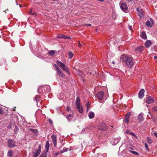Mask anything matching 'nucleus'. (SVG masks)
<instances>
[{
	"label": "nucleus",
	"instance_id": "1",
	"mask_svg": "<svg viewBox=\"0 0 157 157\" xmlns=\"http://www.w3.org/2000/svg\"><path fill=\"white\" fill-rule=\"evenodd\" d=\"M122 62L125 64V65L129 68H131L134 64L133 59L126 55H123L121 57Z\"/></svg>",
	"mask_w": 157,
	"mask_h": 157
},
{
	"label": "nucleus",
	"instance_id": "2",
	"mask_svg": "<svg viewBox=\"0 0 157 157\" xmlns=\"http://www.w3.org/2000/svg\"><path fill=\"white\" fill-rule=\"evenodd\" d=\"M57 64H55L54 67L56 69V71H58L60 69L59 67V66L63 71H65L68 74L70 75V73L69 68L67 66L61 62L57 60L56 62Z\"/></svg>",
	"mask_w": 157,
	"mask_h": 157
},
{
	"label": "nucleus",
	"instance_id": "3",
	"mask_svg": "<svg viewBox=\"0 0 157 157\" xmlns=\"http://www.w3.org/2000/svg\"><path fill=\"white\" fill-rule=\"evenodd\" d=\"M106 125L103 122L100 123L98 126V129L101 131H105L106 129Z\"/></svg>",
	"mask_w": 157,
	"mask_h": 157
},
{
	"label": "nucleus",
	"instance_id": "4",
	"mask_svg": "<svg viewBox=\"0 0 157 157\" xmlns=\"http://www.w3.org/2000/svg\"><path fill=\"white\" fill-rule=\"evenodd\" d=\"M104 94V93L103 92L100 91L97 93L96 96L98 100L99 101H101L102 100Z\"/></svg>",
	"mask_w": 157,
	"mask_h": 157
},
{
	"label": "nucleus",
	"instance_id": "5",
	"mask_svg": "<svg viewBox=\"0 0 157 157\" xmlns=\"http://www.w3.org/2000/svg\"><path fill=\"white\" fill-rule=\"evenodd\" d=\"M121 9L123 11L125 12L128 10V7L127 4L125 3H120Z\"/></svg>",
	"mask_w": 157,
	"mask_h": 157
},
{
	"label": "nucleus",
	"instance_id": "6",
	"mask_svg": "<svg viewBox=\"0 0 157 157\" xmlns=\"http://www.w3.org/2000/svg\"><path fill=\"white\" fill-rule=\"evenodd\" d=\"M41 152V144H40L38 147V149L36 153L33 152V156L37 157L39 155Z\"/></svg>",
	"mask_w": 157,
	"mask_h": 157
},
{
	"label": "nucleus",
	"instance_id": "7",
	"mask_svg": "<svg viewBox=\"0 0 157 157\" xmlns=\"http://www.w3.org/2000/svg\"><path fill=\"white\" fill-rule=\"evenodd\" d=\"M8 146L10 147H15L16 145L15 144V142L12 140H9L8 141Z\"/></svg>",
	"mask_w": 157,
	"mask_h": 157
},
{
	"label": "nucleus",
	"instance_id": "8",
	"mask_svg": "<svg viewBox=\"0 0 157 157\" xmlns=\"http://www.w3.org/2000/svg\"><path fill=\"white\" fill-rule=\"evenodd\" d=\"M51 138L53 143L54 146L55 147H56L57 145V139L56 136L54 135H52L51 136Z\"/></svg>",
	"mask_w": 157,
	"mask_h": 157
},
{
	"label": "nucleus",
	"instance_id": "9",
	"mask_svg": "<svg viewBox=\"0 0 157 157\" xmlns=\"http://www.w3.org/2000/svg\"><path fill=\"white\" fill-rule=\"evenodd\" d=\"M153 24V21L152 18L150 19V21L147 20L145 23L146 25L148 27H151Z\"/></svg>",
	"mask_w": 157,
	"mask_h": 157
},
{
	"label": "nucleus",
	"instance_id": "10",
	"mask_svg": "<svg viewBox=\"0 0 157 157\" xmlns=\"http://www.w3.org/2000/svg\"><path fill=\"white\" fill-rule=\"evenodd\" d=\"M146 101L147 103L150 104L153 103L154 100L152 97L149 96L147 98Z\"/></svg>",
	"mask_w": 157,
	"mask_h": 157
},
{
	"label": "nucleus",
	"instance_id": "11",
	"mask_svg": "<svg viewBox=\"0 0 157 157\" xmlns=\"http://www.w3.org/2000/svg\"><path fill=\"white\" fill-rule=\"evenodd\" d=\"M131 114V113H127L125 116V119L124 121L126 123H128L129 121V116Z\"/></svg>",
	"mask_w": 157,
	"mask_h": 157
},
{
	"label": "nucleus",
	"instance_id": "12",
	"mask_svg": "<svg viewBox=\"0 0 157 157\" xmlns=\"http://www.w3.org/2000/svg\"><path fill=\"white\" fill-rule=\"evenodd\" d=\"M144 90L143 89H141L139 93V97L140 98H142L144 96Z\"/></svg>",
	"mask_w": 157,
	"mask_h": 157
},
{
	"label": "nucleus",
	"instance_id": "13",
	"mask_svg": "<svg viewBox=\"0 0 157 157\" xmlns=\"http://www.w3.org/2000/svg\"><path fill=\"white\" fill-rule=\"evenodd\" d=\"M57 71L58 74L61 77L63 78L65 77L64 74L60 69Z\"/></svg>",
	"mask_w": 157,
	"mask_h": 157
},
{
	"label": "nucleus",
	"instance_id": "14",
	"mask_svg": "<svg viewBox=\"0 0 157 157\" xmlns=\"http://www.w3.org/2000/svg\"><path fill=\"white\" fill-rule=\"evenodd\" d=\"M77 108L78 109L79 112L80 113H82L83 112V108L82 105H80L77 106Z\"/></svg>",
	"mask_w": 157,
	"mask_h": 157
},
{
	"label": "nucleus",
	"instance_id": "15",
	"mask_svg": "<svg viewBox=\"0 0 157 157\" xmlns=\"http://www.w3.org/2000/svg\"><path fill=\"white\" fill-rule=\"evenodd\" d=\"M73 114H69L67 116H66V117L67 119L68 120V121H71L72 119L73 118Z\"/></svg>",
	"mask_w": 157,
	"mask_h": 157
},
{
	"label": "nucleus",
	"instance_id": "16",
	"mask_svg": "<svg viewBox=\"0 0 157 157\" xmlns=\"http://www.w3.org/2000/svg\"><path fill=\"white\" fill-rule=\"evenodd\" d=\"M57 37L58 38H63L64 39H69L71 38L70 37L67 36H65V35H61V34L57 36Z\"/></svg>",
	"mask_w": 157,
	"mask_h": 157
},
{
	"label": "nucleus",
	"instance_id": "17",
	"mask_svg": "<svg viewBox=\"0 0 157 157\" xmlns=\"http://www.w3.org/2000/svg\"><path fill=\"white\" fill-rule=\"evenodd\" d=\"M138 15L140 17V18L141 17L143 16L144 14V11L141 10L140 9L139 12H138Z\"/></svg>",
	"mask_w": 157,
	"mask_h": 157
},
{
	"label": "nucleus",
	"instance_id": "18",
	"mask_svg": "<svg viewBox=\"0 0 157 157\" xmlns=\"http://www.w3.org/2000/svg\"><path fill=\"white\" fill-rule=\"evenodd\" d=\"M126 133L127 134L131 135L135 137L137 139V136L135 135V134L134 133L130 132V131L129 130H127L126 131Z\"/></svg>",
	"mask_w": 157,
	"mask_h": 157
},
{
	"label": "nucleus",
	"instance_id": "19",
	"mask_svg": "<svg viewBox=\"0 0 157 157\" xmlns=\"http://www.w3.org/2000/svg\"><path fill=\"white\" fill-rule=\"evenodd\" d=\"M151 42L150 40H147L145 43V46L147 48H149L151 45Z\"/></svg>",
	"mask_w": 157,
	"mask_h": 157
},
{
	"label": "nucleus",
	"instance_id": "20",
	"mask_svg": "<svg viewBox=\"0 0 157 157\" xmlns=\"http://www.w3.org/2000/svg\"><path fill=\"white\" fill-rule=\"evenodd\" d=\"M141 37L143 39L146 40L147 39V37L145 33L144 32H142L140 34Z\"/></svg>",
	"mask_w": 157,
	"mask_h": 157
},
{
	"label": "nucleus",
	"instance_id": "21",
	"mask_svg": "<svg viewBox=\"0 0 157 157\" xmlns=\"http://www.w3.org/2000/svg\"><path fill=\"white\" fill-rule=\"evenodd\" d=\"M88 116L90 119L93 118L94 116V113L93 112H91L89 113Z\"/></svg>",
	"mask_w": 157,
	"mask_h": 157
},
{
	"label": "nucleus",
	"instance_id": "22",
	"mask_svg": "<svg viewBox=\"0 0 157 157\" xmlns=\"http://www.w3.org/2000/svg\"><path fill=\"white\" fill-rule=\"evenodd\" d=\"M49 142L48 141H47L46 143V145L45 146V148L46 150V152H48L49 150Z\"/></svg>",
	"mask_w": 157,
	"mask_h": 157
},
{
	"label": "nucleus",
	"instance_id": "23",
	"mask_svg": "<svg viewBox=\"0 0 157 157\" xmlns=\"http://www.w3.org/2000/svg\"><path fill=\"white\" fill-rule=\"evenodd\" d=\"M144 49V47L142 46H140L137 47L136 50V51H139L140 52H142Z\"/></svg>",
	"mask_w": 157,
	"mask_h": 157
},
{
	"label": "nucleus",
	"instance_id": "24",
	"mask_svg": "<svg viewBox=\"0 0 157 157\" xmlns=\"http://www.w3.org/2000/svg\"><path fill=\"white\" fill-rule=\"evenodd\" d=\"M80 99L79 97H77L76 99V101L75 102L76 105V106L78 105H80L81 104L80 103Z\"/></svg>",
	"mask_w": 157,
	"mask_h": 157
},
{
	"label": "nucleus",
	"instance_id": "25",
	"mask_svg": "<svg viewBox=\"0 0 157 157\" xmlns=\"http://www.w3.org/2000/svg\"><path fill=\"white\" fill-rule=\"evenodd\" d=\"M66 151L65 150H63V151H58L57 152H54L53 154H54V155H56V156L58 155H59L60 154L63 153V152H65Z\"/></svg>",
	"mask_w": 157,
	"mask_h": 157
},
{
	"label": "nucleus",
	"instance_id": "26",
	"mask_svg": "<svg viewBox=\"0 0 157 157\" xmlns=\"http://www.w3.org/2000/svg\"><path fill=\"white\" fill-rule=\"evenodd\" d=\"M138 120L139 122H141L144 120V118L142 114H140L138 117Z\"/></svg>",
	"mask_w": 157,
	"mask_h": 157
},
{
	"label": "nucleus",
	"instance_id": "27",
	"mask_svg": "<svg viewBox=\"0 0 157 157\" xmlns=\"http://www.w3.org/2000/svg\"><path fill=\"white\" fill-rule=\"evenodd\" d=\"M56 51L54 50L50 51L48 52V54L51 56H53L54 54L56 52Z\"/></svg>",
	"mask_w": 157,
	"mask_h": 157
},
{
	"label": "nucleus",
	"instance_id": "28",
	"mask_svg": "<svg viewBox=\"0 0 157 157\" xmlns=\"http://www.w3.org/2000/svg\"><path fill=\"white\" fill-rule=\"evenodd\" d=\"M3 63H4V64L6 65V66L7 65V63L6 62V61L5 60H2L0 61V65H2Z\"/></svg>",
	"mask_w": 157,
	"mask_h": 157
},
{
	"label": "nucleus",
	"instance_id": "29",
	"mask_svg": "<svg viewBox=\"0 0 157 157\" xmlns=\"http://www.w3.org/2000/svg\"><path fill=\"white\" fill-rule=\"evenodd\" d=\"M67 111L69 113H71V114L73 113V111L72 110H71L70 108L69 107L67 106Z\"/></svg>",
	"mask_w": 157,
	"mask_h": 157
},
{
	"label": "nucleus",
	"instance_id": "30",
	"mask_svg": "<svg viewBox=\"0 0 157 157\" xmlns=\"http://www.w3.org/2000/svg\"><path fill=\"white\" fill-rule=\"evenodd\" d=\"M35 100H36L37 103L38 102H39L40 100V97L39 95H36L35 96Z\"/></svg>",
	"mask_w": 157,
	"mask_h": 157
},
{
	"label": "nucleus",
	"instance_id": "31",
	"mask_svg": "<svg viewBox=\"0 0 157 157\" xmlns=\"http://www.w3.org/2000/svg\"><path fill=\"white\" fill-rule=\"evenodd\" d=\"M68 55L70 59H71L73 56V54L72 52L69 51L68 52Z\"/></svg>",
	"mask_w": 157,
	"mask_h": 157
},
{
	"label": "nucleus",
	"instance_id": "32",
	"mask_svg": "<svg viewBox=\"0 0 157 157\" xmlns=\"http://www.w3.org/2000/svg\"><path fill=\"white\" fill-rule=\"evenodd\" d=\"M147 142L149 144L152 143V140L149 137H147Z\"/></svg>",
	"mask_w": 157,
	"mask_h": 157
},
{
	"label": "nucleus",
	"instance_id": "33",
	"mask_svg": "<svg viewBox=\"0 0 157 157\" xmlns=\"http://www.w3.org/2000/svg\"><path fill=\"white\" fill-rule=\"evenodd\" d=\"M10 157H12L13 154V152L12 151H9L8 153Z\"/></svg>",
	"mask_w": 157,
	"mask_h": 157
},
{
	"label": "nucleus",
	"instance_id": "34",
	"mask_svg": "<svg viewBox=\"0 0 157 157\" xmlns=\"http://www.w3.org/2000/svg\"><path fill=\"white\" fill-rule=\"evenodd\" d=\"M128 151L129 152H131L134 154H135L136 155H139V154L137 152H136L135 151H132L131 150Z\"/></svg>",
	"mask_w": 157,
	"mask_h": 157
},
{
	"label": "nucleus",
	"instance_id": "35",
	"mask_svg": "<svg viewBox=\"0 0 157 157\" xmlns=\"http://www.w3.org/2000/svg\"><path fill=\"white\" fill-rule=\"evenodd\" d=\"M39 157H47V154L45 153H42Z\"/></svg>",
	"mask_w": 157,
	"mask_h": 157
},
{
	"label": "nucleus",
	"instance_id": "36",
	"mask_svg": "<svg viewBox=\"0 0 157 157\" xmlns=\"http://www.w3.org/2000/svg\"><path fill=\"white\" fill-rule=\"evenodd\" d=\"M29 14H31L32 15H35V13H34L33 12V13L32 12V9H31L29 11Z\"/></svg>",
	"mask_w": 157,
	"mask_h": 157
},
{
	"label": "nucleus",
	"instance_id": "37",
	"mask_svg": "<svg viewBox=\"0 0 157 157\" xmlns=\"http://www.w3.org/2000/svg\"><path fill=\"white\" fill-rule=\"evenodd\" d=\"M29 130L30 131H31L33 132H34V133H36V132H37V130L36 129H29Z\"/></svg>",
	"mask_w": 157,
	"mask_h": 157
},
{
	"label": "nucleus",
	"instance_id": "38",
	"mask_svg": "<svg viewBox=\"0 0 157 157\" xmlns=\"http://www.w3.org/2000/svg\"><path fill=\"white\" fill-rule=\"evenodd\" d=\"M144 145L145 146V147L146 149H147V150L149 151V150L148 148V146L147 145V144L146 143H145L144 144Z\"/></svg>",
	"mask_w": 157,
	"mask_h": 157
},
{
	"label": "nucleus",
	"instance_id": "39",
	"mask_svg": "<svg viewBox=\"0 0 157 157\" xmlns=\"http://www.w3.org/2000/svg\"><path fill=\"white\" fill-rule=\"evenodd\" d=\"M152 110L154 111H157V106L153 107L152 108Z\"/></svg>",
	"mask_w": 157,
	"mask_h": 157
},
{
	"label": "nucleus",
	"instance_id": "40",
	"mask_svg": "<svg viewBox=\"0 0 157 157\" xmlns=\"http://www.w3.org/2000/svg\"><path fill=\"white\" fill-rule=\"evenodd\" d=\"M4 113V112L3 109L2 108L0 109V114H3Z\"/></svg>",
	"mask_w": 157,
	"mask_h": 157
},
{
	"label": "nucleus",
	"instance_id": "41",
	"mask_svg": "<svg viewBox=\"0 0 157 157\" xmlns=\"http://www.w3.org/2000/svg\"><path fill=\"white\" fill-rule=\"evenodd\" d=\"M46 86L49 88L48 89V90H47V91L48 92H49L50 90V86Z\"/></svg>",
	"mask_w": 157,
	"mask_h": 157
},
{
	"label": "nucleus",
	"instance_id": "42",
	"mask_svg": "<svg viewBox=\"0 0 157 157\" xmlns=\"http://www.w3.org/2000/svg\"><path fill=\"white\" fill-rule=\"evenodd\" d=\"M79 42L78 43V47H80L81 46H82V45L81 44H80Z\"/></svg>",
	"mask_w": 157,
	"mask_h": 157
},
{
	"label": "nucleus",
	"instance_id": "43",
	"mask_svg": "<svg viewBox=\"0 0 157 157\" xmlns=\"http://www.w3.org/2000/svg\"><path fill=\"white\" fill-rule=\"evenodd\" d=\"M126 1L128 2H131L133 1V0H125Z\"/></svg>",
	"mask_w": 157,
	"mask_h": 157
},
{
	"label": "nucleus",
	"instance_id": "44",
	"mask_svg": "<svg viewBox=\"0 0 157 157\" xmlns=\"http://www.w3.org/2000/svg\"><path fill=\"white\" fill-rule=\"evenodd\" d=\"M154 134L155 135V136L156 137H157V133H154Z\"/></svg>",
	"mask_w": 157,
	"mask_h": 157
},
{
	"label": "nucleus",
	"instance_id": "45",
	"mask_svg": "<svg viewBox=\"0 0 157 157\" xmlns=\"http://www.w3.org/2000/svg\"><path fill=\"white\" fill-rule=\"evenodd\" d=\"M140 9L139 8H137V9H136V10L137 11H138V12H139V11H140Z\"/></svg>",
	"mask_w": 157,
	"mask_h": 157
},
{
	"label": "nucleus",
	"instance_id": "46",
	"mask_svg": "<svg viewBox=\"0 0 157 157\" xmlns=\"http://www.w3.org/2000/svg\"><path fill=\"white\" fill-rule=\"evenodd\" d=\"M111 63H112L113 64H114L115 63V62L114 61H113Z\"/></svg>",
	"mask_w": 157,
	"mask_h": 157
},
{
	"label": "nucleus",
	"instance_id": "47",
	"mask_svg": "<svg viewBox=\"0 0 157 157\" xmlns=\"http://www.w3.org/2000/svg\"><path fill=\"white\" fill-rule=\"evenodd\" d=\"M154 59H157V56H154Z\"/></svg>",
	"mask_w": 157,
	"mask_h": 157
},
{
	"label": "nucleus",
	"instance_id": "48",
	"mask_svg": "<svg viewBox=\"0 0 157 157\" xmlns=\"http://www.w3.org/2000/svg\"><path fill=\"white\" fill-rule=\"evenodd\" d=\"M129 29H130V30H131V29H132V27H129Z\"/></svg>",
	"mask_w": 157,
	"mask_h": 157
},
{
	"label": "nucleus",
	"instance_id": "49",
	"mask_svg": "<svg viewBox=\"0 0 157 157\" xmlns=\"http://www.w3.org/2000/svg\"><path fill=\"white\" fill-rule=\"evenodd\" d=\"M87 25L89 26H90L91 25V24H89V25Z\"/></svg>",
	"mask_w": 157,
	"mask_h": 157
},
{
	"label": "nucleus",
	"instance_id": "50",
	"mask_svg": "<svg viewBox=\"0 0 157 157\" xmlns=\"http://www.w3.org/2000/svg\"><path fill=\"white\" fill-rule=\"evenodd\" d=\"M49 121H50V123H52V121L51 120H49Z\"/></svg>",
	"mask_w": 157,
	"mask_h": 157
},
{
	"label": "nucleus",
	"instance_id": "51",
	"mask_svg": "<svg viewBox=\"0 0 157 157\" xmlns=\"http://www.w3.org/2000/svg\"><path fill=\"white\" fill-rule=\"evenodd\" d=\"M87 106H88V103L86 104Z\"/></svg>",
	"mask_w": 157,
	"mask_h": 157
},
{
	"label": "nucleus",
	"instance_id": "52",
	"mask_svg": "<svg viewBox=\"0 0 157 157\" xmlns=\"http://www.w3.org/2000/svg\"><path fill=\"white\" fill-rule=\"evenodd\" d=\"M45 88H46V87H44V89H45Z\"/></svg>",
	"mask_w": 157,
	"mask_h": 157
}]
</instances>
